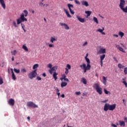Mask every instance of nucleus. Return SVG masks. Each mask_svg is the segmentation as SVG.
Masks as SVG:
<instances>
[{
  "label": "nucleus",
  "mask_w": 127,
  "mask_h": 127,
  "mask_svg": "<svg viewBox=\"0 0 127 127\" xmlns=\"http://www.w3.org/2000/svg\"><path fill=\"white\" fill-rule=\"evenodd\" d=\"M85 59L87 63V65L85 63H82V64L79 65L80 68H81L82 70H83L84 73H86L87 71L91 70V64H90L91 62H90V59L87 58V57H85Z\"/></svg>",
  "instance_id": "1"
},
{
  "label": "nucleus",
  "mask_w": 127,
  "mask_h": 127,
  "mask_svg": "<svg viewBox=\"0 0 127 127\" xmlns=\"http://www.w3.org/2000/svg\"><path fill=\"white\" fill-rule=\"evenodd\" d=\"M24 13H22L20 15V17L17 19V24H20L21 22H24V21H27V18H25L28 15V11L26 10H24ZM25 14V15H24Z\"/></svg>",
  "instance_id": "2"
},
{
  "label": "nucleus",
  "mask_w": 127,
  "mask_h": 127,
  "mask_svg": "<svg viewBox=\"0 0 127 127\" xmlns=\"http://www.w3.org/2000/svg\"><path fill=\"white\" fill-rule=\"evenodd\" d=\"M93 89H96V91L99 95H102L103 94V89L101 86H100V84L98 83H95L93 85Z\"/></svg>",
  "instance_id": "3"
},
{
  "label": "nucleus",
  "mask_w": 127,
  "mask_h": 127,
  "mask_svg": "<svg viewBox=\"0 0 127 127\" xmlns=\"http://www.w3.org/2000/svg\"><path fill=\"white\" fill-rule=\"evenodd\" d=\"M36 69H35L29 73L28 77L31 79H32L33 78H35V77H36Z\"/></svg>",
  "instance_id": "4"
},
{
  "label": "nucleus",
  "mask_w": 127,
  "mask_h": 127,
  "mask_svg": "<svg viewBox=\"0 0 127 127\" xmlns=\"http://www.w3.org/2000/svg\"><path fill=\"white\" fill-rule=\"evenodd\" d=\"M27 106L30 108H38V106L36 105V104L33 102H28L27 103Z\"/></svg>",
  "instance_id": "5"
},
{
  "label": "nucleus",
  "mask_w": 127,
  "mask_h": 127,
  "mask_svg": "<svg viewBox=\"0 0 127 127\" xmlns=\"http://www.w3.org/2000/svg\"><path fill=\"white\" fill-rule=\"evenodd\" d=\"M97 54H105L106 53V49L100 47L99 50L97 52Z\"/></svg>",
  "instance_id": "6"
},
{
  "label": "nucleus",
  "mask_w": 127,
  "mask_h": 127,
  "mask_svg": "<svg viewBox=\"0 0 127 127\" xmlns=\"http://www.w3.org/2000/svg\"><path fill=\"white\" fill-rule=\"evenodd\" d=\"M67 6L68 7L69 10L70 11V12L71 14H74L75 12H74V10H72V8H73V6L71 4H68Z\"/></svg>",
  "instance_id": "7"
},
{
  "label": "nucleus",
  "mask_w": 127,
  "mask_h": 127,
  "mask_svg": "<svg viewBox=\"0 0 127 127\" xmlns=\"http://www.w3.org/2000/svg\"><path fill=\"white\" fill-rule=\"evenodd\" d=\"M57 40H58V38H57V37L52 36L51 37L50 41L51 43H54V42H55L56 41H57Z\"/></svg>",
  "instance_id": "8"
},
{
  "label": "nucleus",
  "mask_w": 127,
  "mask_h": 127,
  "mask_svg": "<svg viewBox=\"0 0 127 127\" xmlns=\"http://www.w3.org/2000/svg\"><path fill=\"white\" fill-rule=\"evenodd\" d=\"M109 110L110 111V104L106 103L104 105V111L105 112H108Z\"/></svg>",
  "instance_id": "9"
},
{
  "label": "nucleus",
  "mask_w": 127,
  "mask_h": 127,
  "mask_svg": "<svg viewBox=\"0 0 127 127\" xmlns=\"http://www.w3.org/2000/svg\"><path fill=\"white\" fill-rule=\"evenodd\" d=\"M56 70H57V66H53L49 70V72L51 75H52V74H53V72H56Z\"/></svg>",
  "instance_id": "10"
},
{
  "label": "nucleus",
  "mask_w": 127,
  "mask_h": 127,
  "mask_svg": "<svg viewBox=\"0 0 127 127\" xmlns=\"http://www.w3.org/2000/svg\"><path fill=\"white\" fill-rule=\"evenodd\" d=\"M104 30H105V28L102 27V29H98L96 30L97 32H100L102 34V35H106V33L104 32Z\"/></svg>",
  "instance_id": "11"
},
{
  "label": "nucleus",
  "mask_w": 127,
  "mask_h": 127,
  "mask_svg": "<svg viewBox=\"0 0 127 127\" xmlns=\"http://www.w3.org/2000/svg\"><path fill=\"white\" fill-rule=\"evenodd\" d=\"M106 57V55L103 54L100 56V63H101V66L103 67V60L105 59Z\"/></svg>",
  "instance_id": "12"
},
{
  "label": "nucleus",
  "mask_w": 127,
  "mask_h": 127,
  "mask_svg": "<svg viewBox=\"0 0 127 127\" xmlns=\"http://www.w3.org/2000/svg\"><path fill=\"white\" fill-rule=\"evenodd\" d=\"M60 24L61 26H64L65 29H66V30H68V29H70V27L68 26V25L66 23H60Z\"/></svg>",
  "instance_id": "13"
},
{
  "label": "nucleus",
  "mask_w": 127,
  "mask_h": 127,
  "mask_svg": "<svg viewBox=\"0 0 127 127\" xmlns=\"http://www.w3.org/2000/svg\"><path fill=\"white\" fill-rule=\"evenodd\" d=\"M116 104L110 105L109 106V111H114L116 109Z\"/></svg>",
  "instance_id": "14"
},
{
  "label": "nucleus",
  "mask_w": 127,
  "mask_h": 127,
  "mask_svg": "<svg viewBox=\"0 0 127 127\" xmlns=\"http://www.w3.org/2000/svg\"><path fill=\"white\" fill-rule=\"evenodd\" d=\"M9 105H10V106H14V99L11 98L9 100L8 102Z\"/></svg>",
  "instance_id": "15"
},
{
  "label": "nucleus",
  "mask_w": 127,
  "mask_h": 127,
  "mask_svg": "<svg viewBox=\"0 0 127 127\" xmlns=\"http://www.w3.org/2000/svg\"><path fill=\"white\" fill-rule=\"evenodd\" d=\"M0 3L3 7V9H5V3H4V0H0Z\"/></svg>",
  "instance_id": "16"
},
{
  "label": "nucleus",
  "mask_w": 127,
  "mask_h": 127,
  "mask_svg": "<svg viewBox=\"0 0 127 127\" xmlns=\"http://www.w3.org/2000/svg\"><path fill=\"white\" fill-rule=\"evenodd\" d=\"M76 18H77L78 20L80 21V22H82V23H83V22H85V19L80 17V16L77 15Z\"/></svg>",
  "instance_id": "17"
},
{
  "label": "nucleus",
  "mask_w": 127,
  "mask_h": 127,
  "mask_svg": "<svg viewBox=\"0 0 127 127\" xmlns=\"http://www.w3.org/2000/svg\"><path fill=\"white\" fill-rule=\"evenodd\" d=\"M117 48L119 49L120 51H121V52H123V53H126L125 51H124V49L122 48V47L120 46V45H117L116 46Z\"/></svg>",
  "instance_id": "18"
},
{
  "label": "nucleus",
  "mask_w": 127,
  "mask_h": 127,
  "mask_svg": "<svg viewBox=\"0 0 127 127\" xmlns=\"http://www.w3.org/2000/svg\"><path fill=\"white\" fill-rule=\"evenodd\" d=\"M82 5H85V6H89V3H88V1L83 0L81 2Z\"/></svg>",
  "instance_id": "19"
},
{
  "label": "nucleus",
  "mask_w": 127,
  "mask_h": 127,
  "mask_svg": "<svg viewBox=\"0 0 127 127\" xmlns=\"http://www.w3.org/2000/svg\"><path fill=\"white\" fill-rule=\"evenodd\" d=\"M57 75H58V73H56V72H54L53 77L55 79V81H56L57 80Z\"/></svg>",
  "instance_id": "20"
},
{
  "label": "nucleus",
  "mask_w": 127,
  "mask_h": 127,
  "mask_svg": "<svg viewBox=\"0 0 127 127\" xmlns=\"http://www.w3.org/2000/svg\"><path fill=\"white\" fill-rule=\"evenodd\" d=\"M64 11H65L66 15H67V17H72L71 15H70V13H69V12L68 11V10L64 9Z\"/></svg>",
  "instance_id": "21"
},
{
  "label": "nucleus",
  "mask_w": 127,
  "mask_h": 127,
  "mask_svg": "<svg viewBox=\"0 0 127 127\" xmlns=\"http://www.w3.org/2000/svg\"><path fill=\"white\" fill-rule=\"evenodd\" d=\"M103 83L104 85H107V77L103 76Z\"/></svg>",
  "instance_id": "22"
},
{
  "label": "nucleus",
  "mask_w": 127,
  "mask_h": 127,
  "mask_svg": "<svg viewBox=\"0 0 127 127\" xmlns=\"http://www.w3.org/2000/svg\"><path fill=\"white\" fill-rule=\"evenodd\" d=\"M119 125L120 126H121V127H122V126H123V127H126V124L125 123V122L124 121H119Z\"/></svg>",
  "instance_id": "23"
},
{
  "label": "nucleus",
  "mask_w": 127,
  "mask_h": 127,
  "mask_svg": "<svg viewBox=\"0 0 127 127\" xmlns=\"http://www.w3.org/2000/svg\"><path fill=\"white\" fill-rule=\"evenodd\" d=\"M119 36L121 37V38H123V37L125 36V33L122 31H120L118 33Z\"/></svg>",
  "instance_id": "24"
},
{
  "label": "nucleus",
  "mask_w": 127,
  "mask_h": 127,
  "mask_svg": "<svg viewBox=\"0 0 127 127\" xmlns=\"http://www.w3.org/2000/svg\"><path fill=\"white\" fill-rule=\"evenodd\" d=\"M22 48L25 50V51L28 52V48H27V47H26V45L24 44L22 46Z\"/></svg>",
  "instance_id": "25"
},
{
  "label": "nucleus",
  "mask_w": 127,
  "mask_h": 127,
  "mask_svg": "<svg viewBox=\"0 0 127 127\" xmlns=\"http://www.w3.org/2000/svg\"><path fill=\"white\" fill-rule=\"evenodd\" d=\"M85 13L87 14V17H89L91 14H92V11H86Z\"/></svg>",
  "instance_id": "26"
},
{
  "label": "nucleus",
  "mask_w": 127,
  "mask_h": 127,
  "mask_svg": "<svg viewBox=\"0 0 127 127\" xmlns=\"http://www.w3.org/2000/svg\"><path fill=\"white\" fill-rule=\"evenodd\" d=\"M61 86L62 88H63V87H66V86H67V83L62 81Z\"/></svg>",
  "instance_id": "27"
},
{
  "label": "nucleus",
  "mask_w": 127,
  "mask_h": 127,
  "mask_svg": "<svg viewBox=\"0 0 127 127\" xmlns=\"http://www.w3.org/2000/svg\"><path fill=\"white\" fill-rule=\"evenodd\" d=\"M104 92L105 94H106V95H111V92L107 90V89H106V88L104 89Z\"/></svg>",
  "instance_id": "28"
},
{
  "label": "nucleus",
  "mask_w": 127,
  "mask_h": 127,
  "mask_svg": "<svg viewBox=\"0 0 127 127\" xmlns=\"http://www.w3.org/2000/svg\"><path fill=\"white\" fill-rule=\"evenodd\" d=\"M81 82H82L84 85H87V80L86 78H82L81 79Z\"/></svg>",
  "instance_id": "29"
},
{
  "label": "nucleus",
  "mask_w": 127,
  "mask_h": 127,
  "mask_svg": "<svg viewBox=\"0 0 127 127\" xmlns=\"http://www.w3.org/2000/svg\"><path fill=\"white\" fill-rule=\"evenodd\" d=\"M12 79L15 81L16 80V76H15V74H14V72H12Z\"/></svg>",
  "instance_id": "30"
},
{
  "label": "nucleus",
  "mask_w": 127,
  "mask_h": 127,
  "mask_svg": "<svg viewBox=\"0 0 127 127\" xmlns=\"http://www.w3.org/2000/svg\"><path fill=\"white\" fill-rule=\"evenodd\" d=\"M93 21H94V22H96L97 24H99V21L98 20L97 17H93Z\"/></svg>",
  "instance_id": "31"
},
{
  "label": "nucleus",
  "mask_w": 127,
  "mask_h": 127,
  "mask_svg": "<svg viewBox=\"0 0 127 127\" xmlns=\"http://www.w3.org/2000/svg\"><path fill=\"white\" fill-rule=\"evenodd\" d=\"M39 66V64H36L33 65V69L34 70H35V69H36L37 68H38Z\"/></svg>",
  "instance_id": "32"
},
{
  "label": "nucleus",
  "mask_w": 127,
  "mask_h": 127,
  "mask_svg": "<svg viewBox=\"0 0 127 127\" xmlns=\"http://www.w3.org/2000/svg\"><path fill=\"white\" fill-rule=\"evenodd\" d=\"M118 67L120 69H124V68H125V66L121 64H118Z\"/></svg>",
  "instance_id": "33"
},
{
  "label": "nucleus",
  "mask_w": 127,
  "mask_h": 127,
  "mask_svg": "<svg viewBox=\"0 0 127 127\" xmlns=\"http://www.w3.org/2000/svg\"><path fill=\"white\" fill-rule=\"evenodd\" d=\"M14 71L15 73H17V74H19V73L20 72V70L17 69L15 68H14Z\"/></svg>",
  "instance_id": "34"
},
{
  "label": "nucleus",
  "mask_w": 127,
  "mask_h": 127,
  "mask_svg": "<svg viewBox=\"0 0 127 127\" xmlns=\"http://www.w3.org/2000/svg\"><path fill=\"white\" fill-rule=\"evenodd\" d=\"M13 25H14V27H17L18 26H17V25H16V22H15V21H13V23H12Z\"/></svg>",
  "instance_id": "35"
},
{
  "label": "nucleus",
  "mask_w": 127,
  "mask_h": 127,
  "mask_svg": "<svg viewBox=\"0 0 127 127\" xmlns=\"http://www.w3.org/2000/svg\"><path fill=\"white\" fill-rule=\"evenodd\" d=\"M3 84V81L2 80V78L0 76V85H2Z\"/></svg>",
  "instance_id": "36"
},
{
  "label": "nucleus",
  "mask_w": 127,
  "mask_h": 127,
  "mask_svg": "<svg viewBox=\"0 0 127 127\" xmlns=\"http://www.w3.org/2000/svg\"><path fill=\"white\" fill-rule=\"evenodd\" d=\"M66 67L68 70H71V65L69 64H67Z\"/></svg>",
  "instance_id": "37"
},
{
  "label": "nucleus",
  "mask_w": 127,
  "mask_h": 127,
  "mask_svg": "<svg viewBox=\"0 0 127 127\" xmlns=\"http://www.w3.org/2000/svg\"><path fill=\"white\" fill-rule=\"evenodd\" d=\"M55 46H54V44H49V47H50V48H54Z\"/></svg>",
  "instance_id": "38"
},
{
  "label": "nucleus",
  "mask_w": 127,
  "mask_h": 127,
  "mask_svg": "<svg viewBox=\"0 0 127 127\" xmlns=\"http://www.w3.org/2000/svg\"><path fill=\"white\" fill-rule=\"evenodd\" d=\"M65 74L66 75H67V74H68V73H69V69H68L67 68H65Z\"/></svg>",
  "instance_id": "39"
},
{
  "label": "nucleus",
  "mask_w": 127,
  "mask_h": 127,
  "mask_svg": "<svg viewBox=\"0 0 127 127\" xmlns=\"http://www.w3.org/2000/svg\"><path fill=\"white\" fill-rule=\"evenodd\" d=\"M62 78H61V80H62H62H64V79L65 78H66V75H65V74H63V75H62Z\"/></svg>",
  "instance_id": "40"
},
{
  "label": "nucleus",
  "mask_w": 127,
  "mask_h": 127,
  "mask_svg": "<svg viewBox=\"0 0 127 127\" xmlns=\"http://www.w3.org/2000/svg\"><path fill=\"white\" fill-rule=\"evenodd\" d=\"M124 74L125 75H127V67H125L124 68Z\"/></svg>",
  "instance_id": "41"
},
{
  "label": "nucleus",
  "mask_w": 127,
  "mask_h": 127,
  "mask_svg": "<svg viewBox=\"0 0 127 127\" xmlns=\"http://www.w3.org/2000/svg\"><path fill=\"white\" fill-rule=\"evenodd\" d=\"M12 55H15L16 54V50H14L13 51L11 52Z\"/></svg>",
  "instance_id": "42"
},
{
  "label": "nucleus",
  "mask_w": 127,
  "mask_h": 127,
  "mask_svg": "<svg viewBox=\"0 0 127 127\" xmlns=\"http://www.w3.org/2000/svg\"><path fill=\"white\" fill-rule=\"evenodd\" d=\"M123 84H124V85H125L126 88H127V81H126L125 80H124V81H123Z\"/></svg>",
  "instance_id": "43"
},
{
  "label": "nucleus",
  "mask_w": 127,
  "mask_h": 127,
  "mask_svg": "<svg viewBox=\"0 0 127 127\" xmlns=\"http://www.w3.org/2000/svg\"><path fill=\"white\" fill-rule=\"evenodd\" d=\"M21 72L23 73H26V69L25 68H23L21 70Z\"/></svg>",
  "instance_id": "44"
},
{
  "label": "nucleus",
  "mask_w": 127,
  "mask_h": 127,
  "mask_svg": "<svg viewBox=\"0 0 127 127\" xmlns=\"http://www.w3.org/2000/svg\"><path fill=\"white\" fill-rule=\"evenodd\" d=\"M74 2L76 3V4H80V1L77 0H74Z\"/></svg>",
  "instance_id": "45"
},
{
  "label": "nucleus",
  "mask_w": 127,
  "mask_h": 127,
  "mask_svg": "<svg viewBox=\"0 0 127 127\" xmlns=\"http://www.w3.org/2000/svg\"><path fill=\"white\" fill-rule=\"evenodd\" d=\"M75 94L77 95V96H80V95H81V92H76Z\"/></svg>",
  "instance_id": "46"
},
{
  "label": "nucleus",
  "mask_w": 127,
  "mask_h": 127,
  "mask_svg": "<svg viewBox=\"0 0 127 127\" xmlns=\"http://www.w3.org/2000/svg\"><path fill=\"white\" fill-rule=\"evenodd\" d=\"M48 68H51V69L52 68V64H48Z\"/></svg>",
  "instance_id": "47"
},
{
  "label": "nucleus",
  "mask_w": 127,
  "mask_h": 127,
  "mask_svg": "<svg viewBox=\"0 0 127 127\" xmlns=\"http://www.w3.org/2000/svg\"><path fill=\"white\" fill-rule=\"evenodd\" d=\"M37 80H38V81H41L42 78L40 76H37Z\"/></svg>",
  "instance_id": "48"
},
{
  "label": "nucleus",
  "mask_w": 127,
  "mask_h": 127,
  "mask_svg": "<svg viewBox=\"0 0 127 127\" xmlns=\"http://www.w3.org/2000/svg\"><path fill=\"white\" fill-rule=\"evenodd\" d=\"M88 44V42H84V43L82 45V46H86V45H87Z\"/></svg>",
  "instance_id": "49"
},
{
  "label": "nucleus",
  "mask_w": 127,
  "mask_h": 127,
  "mask_svg": "<svg viewBox=\"0 0 127 127\" xmlns=\"http://www.w3.org/2000/svg\"><path fill=\"white\" fill-rule=\"evenodd\" d=\"M21 27H22V29H23V28H24V27H25L24 24H23L22 23H21Z\"/></svg>",
  "instance_id": "50"
},
{
  "label": "nucleus",
  "mask_w": 127,
  "mask_h": 127,
  "mask_svg": "<svg viewBox=\"0 0 127 127\" xmlns=\"http://www.w3.org/2000/svg\"><path fill=\"white\" fill-rule=\"evenodd\" d=\"M111 127H118V126H117V125L114 124H111Z\"/></svg>",
  "instance_id": "51"
},
{
  "label": "nucleus",
  "mask_w": 127,
  "mask_h": 127,
  "mask_svg": "<svg viewBox=\"0 0 127 127\" xmlns=\"http://www.w3.org/2000/svg\"><path fill=\"white\" fill-rule=\"evenodd\" d=\"M113 36L114 37H116V38H118V37H119V35H117V34H113Z\"/></svg>",
  "instance_id": "52"
},
{
  "label": "nucleus",
  "mask_w": 127,
  "mask_h": 127,
  "mask_svg": "<svg viewBox=\"0 0 127 127\" xmlns=\"http://www.w3.org/2000/svg\"><path fill=\"white\" fill-rule=\"evenodd\" d=\"M64 80L65 81H66V82H69V79H68V78H64Z\"/></svg>",
  "instance_id": "53"
},
{
  "label": "nucleus",
  "mask_w": 127,
  "mask_h": 127,
  "mask_svg": "<svg viewBox=\"0 0 127 127\" xmlns=\"http://www.w3.org/2000/svg\"><path fill=\"white\" fill-rule=\"evenodd\" d=\"M123 104H124L125 106H126V100L125 99H123Z\"/></svg>",
  "instance_id": "54"
},
{
  "label": "nucleus",
  "mask_w": 127,
  "mask_h": 127,
  "mask_svg": "<svg viewBox=\"0 0 127 127\" xmlns=\"http://www.w3.org/2000/svg\"><path fill=\"white\" fill-rule=\"evenodd\" d=\"M39 4H40V5H43V6H45V4H43V3H42V2H40V3H39Z\"/></svg>",
  "instance_id": "55"
},
{
  "label": "nucleus",
  "mask_w": 127,
  "mask_h": 127,
  "mask_svg": "<svg viewBox=\"0 0 127 127\" xmlns=\"http://www.w3.org/2000/svg\"><path fill=\"white\" fill-rule=\"evenodd\" d=\"M62 98H65V95L64 94H63L61 95V96Z\"/></svg>",
  "instance_id": "56"
},
{
  "label": "nucleus",
  "mask_w": 127,
  "mask_h": 127,
  "mask_svg": "<svg viewBox=\"0 0 127 127\" xmlns=\"http://www.w3.org/2000/svg\"><path fill=\"white\" fill-rule=\"evenodd\" d=\"M42 76H43V77H46V73H43Z\"/></svg>",
  "instance_id": "57"
},
{
  "label": "nucleus",
  "mask_w": 127,
  "mask_h": 127,
  "mask_svg": "<svg viewBox=\"0 0 127 127\" xmlns=\"http://www.w3.org/2000/svg\"><path fill=\"white\" fill-rule=\"evenodd\" d=\"M124 121H125V122H126V123H127V117H125V118H124Z\"/></svg>",
  "instance_id": "58"
},
{
  "label": "nucleus",
  "mask_w": 127,
  "mask_h": 127,
  "mask_svg": "<svg viewBox=\"0 0 127 127\" xmlns=\"http://www.w3.org/2000/svg\"><path fill=\"white\" fill-rule=\"evenodd\" d=\"M107 102H108V100H105L103 101L102 102L103 103H107Z\"/></svg>",
  "instance_id": "59"
},
{
  "label": "nucleus",
  "mask_w": 127,
  "mask_h": 127,
  "mask_svg": "<svg viewBox=\"0 0 127 127\" xmlns=\"http://www.w3.org/2000/svg\"><path fill=\"white\" fill-rule=\"evenodd\" d=\"M60 91V90H59V89H58V88H57V93H59Z\"/></svg>",
  "instance_id": "60"
},
{
  "label": "nucleus",
  "mask_w": 127,
  "mask_h": 127,
  "mask_svg": "<svg viewBox=\"0 0 127 127\" xmlns=\"http://www.w3.org/2000/svg\"><path fill=\"white\" fill-rule=\"evenodd\" d=\"M57 95H58V97H59V96H60V92H58Z\"/></svg>",
  "instance_id": "61"
},
{
  "label": "nucleus",
  "mask_w": 127,
  "mask_h": 127,
  "mask_svg": "<svg viewBox=\"0 0 127 127\" xmlns=\"http://www.w3.org/2000/svg\"><path fill=\"white\" fill-rule=\"evenodd\" d=\"M11 60H12V61H14V57H12Z\"/></svg>",
  "instance_id": "62"
},
{
  "label": "nucleus",
  "mask_w": 127,
  "mask_h": 127,
  "mask_svg": "<svg viewBox=\"0 0 127 127\" xmlns=\"http://www.w3.org/2000/svg\"><path fill=\"white\" fill-rule=\"evenodd\" d=\"M27 120H28V121H30V117H27Z\"/></svg>",
  "instance_id": "63"
},
{
  "label": "nucleus",
  "mask_w": 127,
  "mask_h": 127,
  "mask_svg": "<svg viewBox=\"0 0 127 127\" xmlns=\"http://www.w3.org/2000/svg\"><path fill=\"white\" fill-rule=\"evenodd\" d=\"M24 32H26V30L24 28L23 29Z\"/></svg>",
  "instance_id": "64"
}]
</instances>
